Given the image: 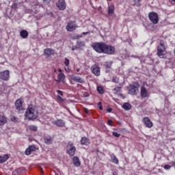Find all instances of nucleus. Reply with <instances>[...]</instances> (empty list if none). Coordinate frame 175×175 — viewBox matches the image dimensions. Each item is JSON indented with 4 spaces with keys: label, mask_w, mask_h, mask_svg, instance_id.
Returning a JSON list of instances; mask_svg holds the SVG:
<instances>
[{
    "label": "nucleus",
    "mask_w": 175,
    "mask_h": 175,
    "mask_svg": "<svg viewBox=\"0 0 175 175\" xmlns=\"http://www.w3.org/2000/svg\"><path fill=\"white\" fill-rule=\"evenodd\" d=\"M38 114V109H36L35 107L29 105L25 112V117L29 121H32L33 120H36V118L39 117Z\"/></svg>",
    "instance_id": "obj_1"
},
{
    "label": "nucleus",
    "mask_w": 175,
    "mask_h": 175,
    "mask_svg": "<svg viewBox=\"0 0 175 175\" xmlns=\"http://www.w3.org/2000/svg\"><path fill=\"white\" fill-rule=\"evenodd\" d=\"M105 45L106 44L103 42H96L92 44V47L96 53L104 54Z\"/></svg>",
    "instance_id": "obj_2"
},
{
    "label": "nucleus",
    "mask_w": 175,
    "mask_h": 175,
    "mask_svg": "<svg viewBox=\"0 0 175 175\" xmlns=\"http://www.w3.org/2000/svg\"><path fill=\"white\" fill-rule=\"evenodd\" d=\"M105 45L106 44L103 42H96L92 44V47L96 53L104 54Z\"/></svg>",
    "instance_id": "obj_3"
},
{
    "label": "nucleus",
    "mask_w": 175,
    "mask_h": 175,
    "mask_svg": "<svg viewBox=\"0 0 175 175\" xmlns=\"http://www.w3.org/2000/svg\"><path fill=\"white\" fill-rule=\"evenodd\" d=\"M165 54H166V46L163 42H161L157 47V55H159L160 58H163Z\"/></svg>",
    "instance_id": "obj_4"
},
{
    "label": "nucleus",
    "mask_w": 175,
    "mask_h": 175,
    "mask_svg": "<svg viewBox=\"0 0 175 175\" xmlns=\"http://www.w3.org/2000/svg\"><path fill=\"white\" fill-rule=\"evenodd\" d=\"M67 154L70 155V157H73L76 153V146L73 145V142H70L67 145Z\"/></svg>",
    "instance_id": "obj_5"
},
{
    "label": "nucleus",
    "mask_w": 175,
    "mask_h": 175,
    "mask_svg": "<svg viewBox=\"0 0 175 175\" xmlns=\"http://www.w3.org/2000/svg\"><path fill=\"white\" fill-rule=\"evenodd\" d=\"M148 17L150 21H151L152 24H158V23H159V17L158 16V14L157 12H149Z\"/></svg>",
    "instance_id": "obj_6"
},
{
    "label": "nucleus",
    "mask_w": 175,
    "mask_h": 175,
    "mask_svg": "<svg viewBox=\"0 0 175 175\" xmlns=\"http://www.w3.org/2000/svg\"><path fill=\"white\" fill-rule=\"evenodd\" d=\"M9 79H10V71H9V70L0 72L1 80H3V81H8Z\"/></svg>",
    "instance_id": "obj_7"
},
{
    "label": "nucleus",
    "mask_w": 175,
    "mask_h": 175,
    "mask_svg": "<svg viewBox=\"0 0 175 175\" xmlns=\"http://www.w3.org/2000/svg\"><path fill=\"white\" fill-rule=\"evenodd\" d=\"M114 51H116V48L114 46L105 44L104 54H108V55H111L114 54Z\"/></svg>",
    "instance_id": "obj_8"
},
{
    "label": "nucleus",
    "mask_w": 175,
    "mask_h": 175,
    "mask_svg": "<svg viewBox=\"0 0 175 175\" xmlns=\"http://www.w3.org/2000/svg\"><path fill=\"white\" fill-rule=\"evenodd\" d=\"M91 70L94 76H100V68H99L98 64H94L92 66Z\"/></svg>",
    "instance_id": "obj_9"
},
{
    "label": "nucleus",
    "mask_w": 175,
    "mask_h": 175,
    "mask_svg": "<svg viewBox=\"0 0 175 175\" xmlns=\"http://www.w3.org/2000/svg\"><path fill=\"white\" fill-rule=\"evenodd\" d=\"M56 6L59 10H65L66 9V3L65 0H58Z\"/></svg>",
    "instance_id": "obj_10"
},
{
    "label": "nucleus",
    "mask_w": 175,
    "mask_h": 175,
    "mask_svg": "<svg viewBox=\"0 0 175 175\" xmlns=\"http://www.w3.org/2000/svg\"><path fill=\"white\" fill-rule=\"evenodd\" d=\"M129 94L131 95H137L139 94V88L135 85H130L129 88Z\"/></svg>",
    "instance_id": "obj_11"
},
{
    "label": "nucleus",
    "mask_w": 175,
    "mask_h": 175,
    "mask_svg": "<svg viewBox=\"0 0 175 175\" xmlns=\"http://www.w3.org/2000/svg\"><path fill=\"white\" fill-rule=\"evenodd\" d=\"M142 122L144 123V124L146 125V126H147V128H152V122H151L149 118L148 117L144 118L142 119Z\"/></svg>",
    "instance_id": "obj_12"
},
{
    "label": "nucleus",
    "mask_w": 175,
    "mask_h": 175,
    "mask_svg": "<svg viewBox=\"0 0 175 175\" xmlns=\"http://www.w3.org/2000/svg\"><path fill=\"white\" fill-rule=\"evenodd\" d=\"M53 124L54 125H56V126H59L60 128L65 126V121H64L62 119L55 120L53 122Z\"/></svg>",
    "instance_id": "obj_13"
},
{
    "label": "nucleus",
    "mask_w": 175,
    "mask_h": 175,
    "mask_svg": "<svg viewBox=\"0 0 175 175\" xmlns=\"http://www.w3.org/2000/svg\"><path fill=\"white\" fill-rule=\"evenodd\" d=\"M67 31L72 32L76 29V24L73 22H69L66 26Z\"/></svg>",
    "instance_id": "obj_14"
},
{
    "label": "nucleus",
    "mask_w": 175,
    "mask_h": 175,
    "mask_svg": "<svg viewBox=\"0 0 175 175\" xmlns=\"http://www.w3.org/2000/svg\"><path fill=\"white\" fill-rule=\"evenodd\" d=\"M15 106L16 110L21 111V110H23V100L21 99H18L15 103Z\"/></svg>",
    "instance_id": "obj_15"
},
{
    "label": "nucleus",
    "mask_w": 175,
    "mask_h": 175,
    "mask_svg": "<svg viewBox=\"0 0 175 175\" xmlns=\"http://www.w3.org/2000/svg\"><path fill=\"white\" fill-rule=\"evenodd\" d=\"M55 51L53 49H46L44 51V55H46L47 57H51V55H54Z\"/></svg>",
    "instance_id": "obj_16"
},
{
    "label": "nucleus",
    "mask_w": 175,
    "mask_h": 175,
    "mask_svg": "<svg viewBox=\"0 0 175 175\" xmlns=\"http://www.w3.org/2000/svg\"><path fill=\"white\" fill-rule=\"evenodd\" d=\"M147 96H148V91L144 86H142L141 88V98H147Z\"/></svg>",
    "instance_id": "obj_17"
},
{
    "label": "nucleus",
    "mask_w": 175,
    "mask_h": 175,
    "mask_svg": "<svg viewBox=\"0 0 175 175\" xmlns=\"http://www.w3.org/2000/svg\"><path fill=\"white\" fill-rule=\"evenodd\" d=\"M71 79L74 81H76V83H80L81 84L85 83L84 79H81L80 77H75L74 75H71Z\"/></svg>",
    "instance_id": "obj_18"
},
{
    "label": "nucleus",
    "mask_w": 175,
    "mask_h": 175,
    "mask_svg": "<svg viewBox=\"0 0 175 175\" xmlns=\"http://www.w3.org/2000/svg\"><path fill=\"white\" fill-rule=\"evenodd\" d=\"M44 142L45 144H53V138L51 136L46 135L44 137Z\"/></svg>",
    "instance_id": "obj_19"
},
{
    "label": "nucleus",
    "mask_w": 175,
    "mask_h": 175,
    "mask_svg": "<svg viewBox=\"0 0 175 175\" xmlns=\"http://www.w3.org/2000/svg\"><path fill=\"white\" fill-rule=\"evenodd\" d=\"M72 163L76 166L77 167H79L81 165V163L80 162V159L77 157H74L72 159Z\"/></svg>",
    "instance_id": "obj_20"
},
{
    "label": "nucleus",
    "mask_w": 175,
    "mask_h": 175,
    "mask_svg": "<svg viewBox=\"0 0 175 175\" xmlns=\"http://www.w3.org/2000/svg\"><path fill=\"white\" fill-rule=\"evenodd\" d=\"M111 161L113 163H115L116 165H118L119 161L117 157H116V154L114 153H112L111 155Z\"/></svg>",
    "instance_id": "obj_21"
},
{
    "label": "nucleus",
    "mask_w": 175,
    "mask_h": 175,
    "mask_svg": "<svg viewBox=\"0 0 175 175\" xmlns=\"http://www.w3.org/2000/svg\"><path fill=\"white\" fill-rule=\"evenodd\" d=\"M8 122V119L5 116L0 115V125H5Z\"/></svg>",
    "instance_id": "obj_22"
},
{
    "label": "nucleus",
    "mask_w": 175,
    "mask_h": 175,
    "mask_svg": "<svg viewBox=\"0 0 175 175\" xmlns=\"http://www.w3.org/2000/svg\"><path fill=\"white\" fill-rule=\"evenodd\" d=\"M9 159V155L8 154H4L3 156L0 157V163H5L6 161Z\"/></svg>",
    "instance_id": "obj_23"
},
{
    "label": "nucleus",
    "mask_w": 175,
    "mask_h": 175,
    "mask_svg": "<svg viewBox=\"0 0 175 175\" xmlns=\"http://www.w3.org/2000/svg\"><path fill=\"white\" fill-rule=\"evenodd\" d=\"M20 35L23 39H27L28 38V31L27 30H22Z\"/></svg>",
    "instance_id": "obj_24"
},
{
    "label": "nucleus",
    "mask_w": 175,
    "mask_h": 175,
    "mask_svg": "<svg viewBox=\"0 0 175 175\" xmlns=\"http://www.w3.org/2000/svg\"><path fill=\"white\" fill-rule=\"evenodd\" d=\"M122 109L126 111L131 110V109H132V105L128 103H124L122 105Z\"/></svg>",
    "instance_id": "obj_25"
},
{
    "label": "nucleus",
    "mask_w": 175,
    "mask_h": 175,
    "mask_svg": "<svg viewBox=\"0 0 175 175\" xmlns=\"http://www.w3.org/2000/svg\"><path fill=\"white\" fill-rule=\"evenodd\" d=\"M113 62H106L104 64L105 68H106L107 69H111V65H112Z\"/></svg>",
    "instance_id": "obj_26"
},
{
    "label": "nucleus",
    "mask_w": 175,
    "mask_h": 175,
    "mask_svg": "<svg viewBox=\"0 0 175 175\" xmlns=\"http://www.w3.org/2000/svg\"><path fill=\"white\" fill-rule=\"evenodd\" d=\"M65 74L61 72L57 76V79H59L60 80V81H63L64 82V80H65Z\"/></svg>",
    "instance_id": "obj_27"
},
{
    "label": "nucleus",
    "mask_w": 175,
    "mask_h": 175,
    "mask_svg": "<svg viewBox=\"0 0 175 175\" xmlns=\"http://www.w3.org/2000/svg\"><path fill=\"white\" fill-rule=\"evenodd\" d=\"M142 0H133V5L134 6H142Z\"/></svg>",
    "instance_id": "obj_28"
},
{
    "label": "nucleus",
    "mask_w": 175,
    "mask_h": 175,
    "mask_svg": "<svg viewBox=\"0 0 175 175\" xmlns=\"http://www.w3.org/2000/svg\"><path fill=\"white\" fill-rule=\"evenodd\" d=\"M114 13V6L111 5L108 7V14H113Z\"/></svg>",
    "instance_id": "obj_29"
},
{
    "label": "nucleus",
    "mask_w": 175,
    "mask_h": 175,
    "mask_svg": "<svg viewBox=\"0 0 175 175\" xmlns=\"http://www.w3.org/2000/svg\"><path fill=\"white\" fill-rule=\"evenodd\" d=\"M81 144H84L85 146L88 144V139H87V137H83L81 139Z\"/></svg>",
    "instance_id": "obj_30"
},
{
    "label": "nucleus",
    "mask_w": 175,
    "mask_h": 175,
    "mask_svg": "<svg viewBox=\"0 0 175 175\" xmlns=\"http://www.w3.org/2000/svg\"><path fill=\"white\" fill-rule=\"evenodd\" d=\"M118 92H121V87L120 86L116 87L113 89V94H118Z\"/></svg>",
    "instance_id": "obj_31"
},
{
    "label": "nucleus",
    "mask_w": 175,
    "mask_h": 175,
    "mask_svg": "<svg viewBox=\"0 0 175 175\" xmlns=\"http://www.w3.org/2000/svg\"><path fill=\"white\" fill-rule=\"evenodd\" d=\"M29 129L33 131V132H36L38 131V127L36 126L31 125L29 126Z\"/></svg>",
    "instance_id": "obj_32"
},
{
    "label": "nucleus",
    "mask_w": 175,
    "mask_h": 175,
    "mask_svg": "<svg viewBox=\"0 0 175 175\" xmlns=\"http://www.w3.org/2000/svg\"><path fill=\"white\" fill-rule=\"evenodd\" d=\"M77 46L79 47H84L85 46V42L84 41H79L77 42Z\"/></svg>",
    "instance_id": "obj_33"
},
{
    "label": "nucleus",
    "mask_w": 175,
    "mask_h": 175,
    "mask_svg": "<svg viewBox=\"0 0 175 175\" xmlns=\"http://www.w3.org/2000/svg\"><path fill=\"white\" fill-rule=\"evenodd\" d=\"M112 81L113 83H116V84H118V83H120V79H118V77H113L112 79Z\"/></svg>",
    "instance_id": "obj_34"
},
{
    "label": "nucleus",
    "mask_w": 175,
    "mask_h": 175,
    "mask_svg": "<svg viewBox=\"0 0 175 175\" xmlns=\"http://www.w3.org/2000/svg\"><path fill=\"white\" fill-rule=\"evenodd\" d=\"M97 91H98V94H103L105 92L103 91V88H102L101 86L97 87Z\"/></svg>",
    "instance_id": "obj_35"
},
{
    "label": "nucleus",
    "mask_w": 175,
    "mask_h": 175,
    "mask_svg": "<svg viewBox=\"0 0 175 175\" xmlns=\"http://www.w3.org/2000/svg\"><path fill=\"white\" fill-rule=\"evenodd\" d=\"M31 152H32V151L31 150V149L29 148H27L25 152L26 155H31Z\"/></svg>",
    "instance_id": "obj_36"
},
{
    "label": "nucleus",
    "mask_w": 175,
    "mask_h": 175,
    "mask_svg": "<svg viewBox=\"0 0 175 175\" xmlns=\"http://www.w3.org/2000/svg\"><path fill=\"white\" fill-rule=\"evenodd\" d=\"M30 151H31V152H33V151H36V146H30L29 147Z\"/></svg>",
    "instance_id": "obj_37"
},
{
    "label": "nucleus",
    "mask_w": 175,
    "mask_h": 175,
    "mask_svg": "<svg viewBox=\"0 0 175 175\" xmlns=\"http://www.w3.org/2000/svg\"><path fill=\"white\" fill-rule=\"evenodd\" d=\"M113 136L115 137H120L121 136V134L117 133V132H113L112 133Z\"/></svg>",
    "instance_id": "obj_38"
},
{
    "label": "nucleus",
    "mask_w": 175,
    "mask_h": 175,
    "mask_svg": "<svg viewBox=\"0 0 175 175\" xmlns=\"http://www.w3.org/2000/svg\"><path fill=\"white\" fill-rule=\"evenodd\" d=\"M64 64L66 66H69V59L67 57L65 58Z\"/></svg>",
    "instance_id": "obj_39"
},
{
    "label": "nucleus",
    "mask_w": 175,
    "mask_h": 175,
    "mask_svg": "<svg viewBox=\"0 0 175 175\" xmlns=\"http://www.w3.org/2000/svg\"><path fill=\"white\" fill-rule=\"evenodd\" d=\"M10 120H11V121H12L13 122H16V121H17V118H16V116H12L10 117Z\"/></svg>",
    "instance_id": "obj_40"
},
{
    "label": "nucleus",
    "mask_w": 175,
    "mask_h": 175,
    "mask_svg": "<svg viewBox=\"0 0 175 175\" xmlns=\"http://www.w3.org/2000/svg\"><path fill=\"white\" fill-rule=\"evenodd\" d=\"M98 106L99 110H103V107L102 106L101 102L98 103Z\"/></svg>",
    "instance_id": "obj_41"
},
{
    "label": "nucleus",
    "mask_w": 175,
    "mask_h": 175,
    "mask_svg": "<svg viewBox=\"0 0 175 175\" xmlns=\"http://www.w3.org/2000/svg\"><path fill=\"white\" fill-rule=\"evenodd\" d=\"M57 100L58 102H64V98H62V97H61L60 96H57Z\"/></svg>",
    "instance_id": "obj_42"
},
{
    "label": "nucleus",
    "mask_w": 175,
    "mask_h": 175,
    "mask_svg": "<svg viewBox=\"0 0 175 175\" xmlns=\"http://www.w3.org/2000/svg\"><path fill=\"white\" fill-rule=\"evenodd\" d=\"M108 125H109L110 126H113V120H109L107 122Z\"/></svg>",
    "instance_id": "obj_43"
},
{
    "label": "nucleus",
    "mask_w": 175,
    "mask_h": 175,
    "mask_svg": "<svg viewBox=\"0 0 175 175\" xmlns=\"http://www.w3.org/2000/svg\"><path fill=\"white\" fill-rule=\"evenodd\" d=\"M64 69H65V71H66L67 73H69V72H70V68H69V66L65 67Z\"/></svg>",
    "instance_id": "obj_44"
},
{
    "label": "nucleus",
    "mask_w": 175,
    "mask_h": 175,
    "mask_svg": "<svg viewBox=\"0 0 175 175\" xmlns=\"http://www.w3.org/2000/svg\"><path fill=\"white\" fill-rule=\"evenodd\" d=\"M170 167H172L170 166V165H165L164 166V169H165V170H169V169H170Z\"/></svg>",
    "instance_id": "obj_45"
},
{
    "label": "nucleus",
    "mask_w": 175,
    "mask_h": 175,
    "mask_svg": "<svg viewBox=\"0 0 175 175\" xmlns=\"http://www.w3.org/2000/svg\"><path fill=\"white\" fill-rule=\"evenodd\" d=\"M12 9H17V3L12 4Z\"/></svg>",
    "instance_id": "obj_46"
},
{
    "label": "nucleus",
    "mask_w": 175,
    "mask_h": 175,
    "mask_svg": "<svg viewBox=\"0 0 175 175\" xmlns=\"http://www.w3.org/2000/svg\"><path fill=\"white\" fill-rule=\"evenodd\" d=\"M57 92L58 94H59V95H61L62 96H64V93L62 92V91L61 90H57Z\"/></svg>",
    "instance_id": "obj_47"
},
{
    "label": "nucleus",
    "mask_w": 175,
    "mask_h": 175,
    "mask_svg": "<svg viewBox=\"0 0 175 175\" xmlns=\"http://www.w3.org/2000/svg\"><path fill=\"white\" fill-rule=\"evenodd\" d=\"M83 111H84V113H85V114H88L89 110H88V109H87V108H84V109H83Z\"/></svg>",
    "instance_id": "obj_48"
},
{
    "label": "nucleus",
    "mask_w": 175,
    "mask_h": 175,
    "mask_svg": "<svg viewBox=\"0 0 175 175\" xmlns=\"http://www.w3.org/2000/svg\"><path fill=\"white\" fill-rule=\"evenodd\" d=\"M170 2L172 3V5H175V0H170Z\"/></svg>",
    "instance_id": "obj_49"
},
{
    "label": "nucleus",
    "mask_w": 175,
    "mask_h": 175,
    "mask_svg": "<svg viewBox=\"0 0 175 175\" xmlns=\"http://www.w3.org/2000/svg\"><path fill=\"white\" fill-rule=\"evenodd\" d=\"M77 49V47L74 46L72 47V51H75V50H76Z\"/></svg>",
    "instance_id": "obj_50"
},
{
    "label": "nucleus",
    "mask_w": 175,
    "mask_h": 175,
    "mask_svg": "<svg viewBox=\"0 0 175 175\" xmlns=\"http://www.w3.org/2000/svg\"><path fill=\"white\" fill-rule=\"evenodd\" d=\"M111 108H109L107 109V111H108V113H111Z\"/></svg>",
    "instance_id": "obj_51"
},
{
    "label": "nucleus",
    "mask_w": 175,
    "mask_h": 175,
    "mask_svg": "<svg viewBox=\"0 0 175 175\" xmlns=\"http://www.w3.org/2000/svg\"><path fill=\"white\" fill-rule=\"evenodd\" d=\"M44 2H46V3H49V2H51V0H43Z\"/></svg>",
    "instance_id": "obj_52"
},
{
    "label": "nucleus",
    "mask_w": 175,
    "mask_h": 175,
    "mask_svg": "<svg viewBox=\"0 0 175 175\" xmlns=\"http://www.w3.org/2000/svg\"><path fill=\"white\" fill-rule=\"evenodd\" d=\"M88 33H90V32H83L82 35H88Z\"/></svg>",
    "instance_id": "obj_53"
},
{
    "label": "nucleus",
    "mask_w": 175,
    "mask_h": 175,
    "mask_svg": "<svg viewBox=\"0 0 175 175\" xmlns=\"http://www.w3.org/2000/svg\"><path fill=\"white\" fill-rule=\"evenodd\" d=\"M113 175H118V173L117 172H113L112 173Z\"/></svg>",
    "instance_id": "obj_54"
},
{
    "label": "nucleus",
    "mask_w": 175,
    "mask_h": 175,
    "mask_svg": "<svg viewBox=\"0 0 175 175\" xmlns=\"http://www.w3.org/2000/svg\"><path fill=\"white\" fill-rule=\"evenodd\" d=\"M57 70L59 72V73H62V70L61 68H59Z\"/></svg>",
    "instance_id": "obj_55"
},
{
    "label": "nucleus",
    "mask_w": 175,
    "mask_h": 175,
    "mask_svg": "<svg viewBox=\"0 0 175 175\" xmlns=\"http://www.w3.org/2000/svg\"><path fill=\"white\" fill-rule=\"evenodd\" d=\"M41 174H43V170H41Z\"/></svg>",
    "instance_id": "obj_56"
},
{
    "label": "nucleus",
    "mask_w": 175,
    "mask_h": 175,
    "mask_svg": "<svg viewBox=\"0 0 175 175\" xmlns=\"http://www.w3.org/2000/svg\"><path fill=\"white\" fill-rule=\"evenodd\" d=\"M77 72H80V69L78 68V69L77 70Z\"/></svg>",
    "instance_id": "obj_57"
},
{
    "label": "nucleus",
    "mask_w": 175,
    "mask_h": 175,
    "mask_svg": "<svg viewBox=\"0 0 175 175\" xmlns=\"http://www.w3.org/2000/svg\"><path fill=\"white\" fill-rule=\"evenodd\" d=\"M1 92H2V90L0 89V94H1Z\"/></svg>",
    "instance_id": "obj_58"
},
{
    "label": "nucleus",
    "mask_w": 175,
    "mask_h": 175,
    "mask_svg": "<svg viewBox=\"0 0 175 175\" xmlns=\"http://www.w3.org/2000/svg\"><path fill=\"white\" fill-rule=\"evenodd\" d=\"M54 72H57V70H55V71Z\"/></svg>",
    "instance_id": "obj_59"
},
{
    "label": "nucleus",
    "mask_w": 175,
    "mask_h": 175,
    "mask_svg": "<svg viewBox=\"0 0 175 175\" xmlns=\"http://www.w3.org/2000/svg\"><path fill=\"white\" fill-rule=\"evenodd\" d=\"M107 1H111V0H107Z\"/></svg>",
    "instance_id": "obj_60"
}]
</instances>
